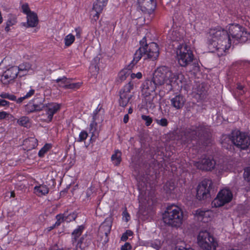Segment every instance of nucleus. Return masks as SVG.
Listing matches in <instances>:
<instances>
[{
  "label": "nucleus",
  "mask_w": 250,
  "mask_h": 250,
  "mask_svg": "<svg viewBox=\"0 0 250 250\" xmlns=\"http://www.w3.org/2000/svg\"><path fill=\"white\" fill-rule=\"evenodd\" d=\"M230 36L236 41L245 42L250 37V34L241 26L231 24L229 26V32L221 28L211 29L208 32V42L215 48L218 56H222L231 46Z\"/></svg>",
  "instance_id": "nucleus-1"
},
{
  "label": "nucleus",
  "mask_w": 250,
  "mask_h": 250,
  "mask_svg": "<svg viewBox=\"0 0 250 250\" xmlns=\"http://www.w3.org/2000/svg\"><path fill=\"white\" fill-rule=\"evenodd\" d=\"M183 75L179 72H173L166 66H160L153 74V82L158 86L166 84L168 86V90H171L173 87L182 83Z\"/></svg>",
  "instance_id": "nucleus-2"
},
{
  "label": "nucleus",
  "mask_w": 250,
  "mask_h": 250,
  "mask_svg": "<svg viewBox=\"0 0 250 250\" xmlns=\"http://www.w3.org/2000/svg\"><path fill=\"white\" fill-rule=\"evenodd\" d=\"M140 47L136 50L133 60L128 65V70L131 69L142 57H144L145 59L149 58L154 60L159 56V50L157 43L151 42L147 44L146 37L140 41Z\"/></svg>",
  "instance_id": "nucleus-3"
},
{
  "label": "nucleus",
  "mask_w": 250,
  "mask_h": 250,
  "mask_svg": "<svg viewBox=\"0 0 250 250\" xmlns=\"http://www.w3.org/2000/svg\"><path fill=\"white\" fill-rule=\"evenodd\" d=\"M185 219L182 209L174 205L167 206L163 214L164 222L172 227H180Z\"/></svg>",
  "instance_id": "nucleus-4"
},
{
  "label": "nucleus",
  "mask_w": 250,
  "mask_h": 250,
  "mask_svg": "<svg viewBox=\"0 0 250 250\" xmlns=\"http://www.w3.org/2000/svg\"><path fill=\"white\" fill-rule=\"evenodd\" d=\"M194 55L190 47L185 43H181L176 47V59L182 67H186L191 64Z\"/></svg>",
  "instance_id": "nucleus-5"
},
{
  "label": "nucleus",
  "mask_w": 250,
  "mask_h": 250,
  "mask_svg": "<svg viewBox=\"0 0 250 250\" xmlns=\"http://www.w3.org/2000/svg\"><path fill=\"white\" fill-rule=\"evenodd\" d=\"M83 226H80L72 233V247L68 248L67 250H85V248L88 247L91 243V240L87 236H82L78 240L82 234L83 229Z\"/></svg>",
  "instance_id": "nucleus-6"
},
{
  "label": "nucleus",
  "mask_w": 250,
  "mask_h": 250,
  "mask_svg": "<svg viewBox=\"0 0 250 250\" xmlns=\"http://www.w3.org/2000/svg\"><path fill=\"white\" fill-rule=\"evenodd\" d=\"M208 127L204 125L192 126L185 130L181 139L183 142L188 143L197 137L204 135L208 132Z\"/></svg>",
  "instance_id": "nucleus-7"
},
{
  "label": "nucleus",
  "mask_w": 250,
  "mask_h": 250,
  "mask_svg": "<svg viewBox=\"0 0 250 250\" xmlns=\"http://www.w3.org/2000/svg\"><path fill=\"white\" fill-rule=\"evenodd\" d=\"M197 242L203 250H216L218 245L213 237L207 230L199 232Z\"/></svg>",
  "instance_id": "nucleus-8"
},
{
  "label": "nucleus",
  "mask_w": 250,
  "mask_h": 250,
  "mask_svg": "<svg viewBox=\"0 0 250 250\" xmlns=\"http://www.w3.org/2000/svg\"><path fill=\"white\" fill-rule=\"evenodd\" d=\"M231 133L232 140L228 138L229 143H233V145L242 149H245L250 146V137L247 134L239 130H234Z\"/></svg>",
  "instance_id": "nucleus-9"
},
{
  "label": "nucleus",
  "mask_w": 250,
  "mask_h": 250,
  "mask_svg": "<svg viewBox=\"0 0 250 250\" xmlns=\"http://www.w3.org/2000/svg\"><path fill=\"white\" fill-rule=\"evenodd\" d=\"M232 199V194L228 188H225L218 193L216 198L212 202V205L215 207H220L230 202Z\"/></svg>",
  "instance_id": "nucleus-10"
},
{
  "label": "nucleus",
  "mask_w": 250,
  "mask_h": 250,
  "mask_svg": "<svg viewBox=\"0 0 250 250\" xmlns=\"http://www.w3.org/2000/svg\"><path fill=\"white\" fill-rule=\"evenodd\" d=\"M212 185L211 180L205 179L199 184L197 189V198L200 200L209 196L210 189Z\"/></svg>",
  "instance_id": "nucleus-11"
},
{
  "label": "nucleus",
  "mask_w": 250,
  "mask_h": 250,
  "mask_svg": "<svg viewBox=\"0 0 250 250\" xmlns=\"http://www.w3.org/2000/svg\"><path fill=\"white\" fill-rule=\"evenodd\" d=\"M194 166L203 170H211L215 167V162L209 157L205 156L198 162H194Z\"/></svg>",
  "instance_id": "nucleus-12"
},
{
  "label": "nucleus",
  "mask_w": 250,
  "mask_h": 250,
  "mask_svg": "<svg viewBox=\"0 0 250 250\" xmlns=\"http://www.w3.org/2000/svg\"><path fill=\"white\" fill-rule=\"evenodd\" d=\"M18 74L17 66H12L6 70L1 77V82L3 84L7 85L11 83Z\"/></svg>",
  "instance_id": "nucleus-13"
},
{
  "label": "nucleus",
  "mask_w": 250,
  "mask_h": 250,
  "mask_svg": "<svg viewBox=\"0 0 250 250\" xmlns=\"http://www.w3.org/2000/svg\"><path fill=\"white\" fill-rule=\"evenodd\" d=\"M139 7L144 13L151 14L155 9V0H138Z\"/></svg>",
  "instance_id": "nucleus-14"
},
{
  "label": "nucleus",
  "mask_w": 250,
  "mask_h": 250,
  "mask_svg": "<svg viewBox=\"0 0 250 250\" xmlns=\"http://www.w3.org/2000/svg\"><path fill=\"white\" fill-rule=\"evenodd\" d=\"M107 0H96V1L94 2L91 11V15L95 21H97L99 19V15L102 12L104 7L106 5Z\"/></svg>",
  "instance_id": "nucleus-15"
},
{
  "label": "nucleus",
  "mask_w": 250,
  "mask_h": 250,
  "mask_svg": "<svg viewBox=\"0 0 250 250\" xmlns=\"http://www.w3.org/2000/svg\"><path fill=\"white\" fill-rule=\"evenodd\" d=\"M60 105L57 103H51L45 105L43 109L46 111V114L48 115V122H51L52 120L53 115L57 113L60 109Z\"/></svg>",
  "instance_id": "nucleus-16"
},
{
  "label": "nucleus",
  "mask_w": 250,
  "mask_h": 250,
  "mask_svg": "<svg viewBox=\"0 0 250 250\" xmlns=\"http://www.w3.org/2000/svg\"><path fill=\"white\" fill-rule=\"evenodd\" d=\"M170 105L176 109H180L183 108L186 102V99L183 96L180 94L176 95L170 100Z\"/></svg>",
  "instance_id": "nucleus-17"
},
{
  "label": "nucleus",
  "mask_w": 250,
  "mask_h": 250,
  "mask_svg": "<svg viewBox=\"0 0 250 250\" xmlns=\"http://www.w3.org/2000/svg\"><path fill=\"white\" fill-rule=\"evenodd\" d=\"M112 219L111 217L106 218L99 228L100 233L104 234L106 237L110 232L112 226Z\"/></svg>",
  "instance_id": "nucleus-18"
},
{
  "label": "nucleus",
  "mask_w": 250,
  "mask_h": 250,
  "mask_svg": "<svg viewBox=\"0 0 250 250\" xmlns=\"http://www.w3.org/2000/svg\"><path fill=\"white\" fill-rule=\"evenodd\" d=\"M38 23V19L37 15L35 13H30V14H28L27 16V23H22L23 26H26L27 24V27H36Z\"/></svg>",
  "instance_id": "nucleus-19"
},
{
  "label": "nucleus",
  "mask_w": 250,
  "mask_h": 250,
  "mask_svg": "<svg viewBox=\"0 0 250 250\" xmlns=\"http://www.w3.org/2000/svg\"><path fill=\"white\" fill-rule=\"evenodd\" d=\"M93 121L89 125V133H91V140H95L99 136V131L97 130V123L96 122V114L94 113Z\"/></svg>",
  "instance_id": "nucleus-20"
},
{
  "label": "nucleus",
  "mask_w": 250,
  "mask_h": 250,
  "mask_svg": "<svg viewBox=\"0 0 250 250\" xmlns=\"http://www.w3.org/2000/svg\"><path fill=\"white\" fill-rule=\"evenodd\" d=\"M34 192L39 196L45 195L49 192L48 188L44 185L35 186L34 188Z\"/></svg>",
  "instance_id": "nucleus-21"
},
{
  "label": "nucleus",
  "mask_w": 250,
  "mask_h": 250,
  "mask_svg": "<svg viewBox=\"0 0 250 250\" xmlns=\"http://www.w3.org/2000/svg\"><path fill=\"white\" fill-rule=\"evenodd\" d=\"M132 97L131 94H127L122 92H120L119 104L120 106L125 107L128 104Z\"/></svg>",
  "instance_id": "nucleus-22"
},
{
  "label": "nucleus",
  "mask_w": 250,
  "mask_h": 250,
  "mask_svg": "<svg viewBox=\"0 0 250 250\" xmlns=\"http://www.w3.org/2000/svg\"><path fill=\"white\" fill-rule=\"evenodd\" d=\"M170 39L173 42H179L178 44L181 43H185L183 40L184 38L183 34L181 33L180 31L175 30L172 31L170 35Z\"/></svg>",
  "instance_id": "nucleus-23"
},
{
  "label": "nucleus",
  "mask_w": 250,
  "mask_h": 250,
  "mask_svg": "<svg viewBox=\"0 0 250 250\" xmlns=\"http://www.w3.org/2000/svg\"><path fill=\"white\" fill-rule=\"evenodd\" d=\"M18 67V73L20 77L26 75L29 71H32L31 66L29 63H23L20 64Z\"/></svg>",
  "instance_id": "nucleus-24"
},
{
  "label": "nucleus",
  "mask_w": 250,
  "mask_h": 250,
  "mask_svg": "<svg viewBox=\"0 0 250 250\" xmlns=\"http://www.w3.org/2000/svg\"><path fill=\"white\" fill-rule=\"evenodd\" d=\"M157 96L150 95L145 98L146 106L149 108H153L155 107V104L157 102Z\"/></svg>",
  "instance_id": "nucleus-25"
},
{
  "label": "nucleus",
  "mask_w": 250,
  "mask_h": 250,
  "mask_svg": "<svg viewBox=\"0 0 250 250\" xmlns=\"http://www.w3.org/2000/svg\"><path fill=\"white\" fill-rule=\"evenodd\" d=\"M17 22V17L15 15L10 14L8 16V19L6 22L5 30L8 32L10 31V27L15 25Z\"/></svg>",
  "instance_id": "nucleus-26"
},
{
  "label": "nucleus",
  "mask_w": 250,
  "mask_h": 250,
  "mask_svg": "<svg viewBox=\"0 0 250 250\" xmlns=\"http://www.w3.org/2000/svg\"><path fill=\"white\" fill-rule=\"evenodd\" d=\"M44 100L42 98H37L34 99L32 103L34 107V110L36 111H39L43 109L45 105L43 104Z\"/></svg>",
  "instance_id": "nucleus-27"
},
{
  "label": "nucleus",
  "mask_w": 250,
  "mask_h": 250,
  "mask_svg": "<svg viewBox=\"0 0 250 250\" xmlns=\"http://www.w3.org/2000/svg\"><path fill=\"white\" fill-rule=\"evenodd\" d=\"M122 153L120 151L116 150L111 156V160L115 166H118L121 162Z\"/></svg>",
  "instance_id": "nucleus-28"
},
{
  "label": "nucleus",
  "mask_w": 250,
  "mask_h": 250,
  "mask_svg": "<svg viewBox=\"0 0 250 250\" xmlns=\"http://www.w3.org/2000/svg\"><path fill=\"white\" fill-rule=\"evenodd\" d=\"M144 86L148 90L149 92H152L155 91L156 87L158 86L153 82V78H152L151 80H148L146 81Z\"/></svg>",
  "instance_id": "nucleus-29"
},
{
  "label": "nucleus",
  "mask_w": 250,
  "mask_h": 250,
  "mask_svg": "<svg viewBox=\"0 0 250 250\" xmlns=\"http://www.w3.org/2000/svg\"><path fill=\"white\" fill-rule=\"evenodd\" d=\"M228 138H229L230 140H232V133L231 135H224L222 137L221 144L222 145L223 147L226 148V149H229L230 148L233 143H230L228 140Z\"/></svg>",
  "instance_id": "nucleus-30"
},
{
  "label": "nucleus",
  "mask_w": 250,
  "mask_h": 250,
  "mask_svg": "<svg viewBox=\"0 0 250 250\" xmlns=\"http://www.w3.org/2000/svg\"><path fill=\"white\" fill-rule=\"evenodd\" d=\"M69 80L65 77H63L62 78H58L56 80H54V81L58 83V86L67 89V86L66 85H68Z\"/></svg>",
  "instance_id": "nucleus-31"
},
{
  "label": "nucleus",
  "mask_w": 250,
  "mask_h": 250,
  "mask_svg": "<svg viewBox=\"0 0 250 250\" xmlns=\"http://www.w3.org/2000/svg\"><path fill=\"white\" fill-rule=\"evenodd\" d=\"M63 218L66 222H69L74 220L77 217V214L74 212L68 213V212H65L63 213Z\"/></svg>",
  "instance_id": "nucleus-32"
},
{
  "label": "nucleus",
  "mask_w": 250,
  "mask_h": 250,
  "mask_svg": "<svg viewBox=\"0 0 250 250\" xmlns=\"http://www.w3.org/2000/svg\"><path fill=\"white\" fill-rule=\"evenodd\" d=\"M26 144H28L29 149L35 148L38 145V140L35 138H30L25 141Z\"/></svg>",
  "instance_id": "nucleus-33"
},
{
  "label": "nucleus",
  "mask_w": 250,
  "mask_h": 250,
  "mask_svg": "<svg viewBox=\"0 0 250 250\" xmlns=\"http://www.w3.org/2000/svg\"><path fill=\"white\" fill-rule=\"evenodd\" d=\"M216 168L219 170L220 172L226 171L229 169V166L226 162H224L223 164H215Z\"/></svg>",
  "instance_id": "nucleus-34"
},
{
  "label": "nucleus",
  "mask_w": 250,
  "mask_h": 250,
  "mask_svg": "<svg viewBox=\"0 0 250 250\" xmlns=\"http://www.w3.org/2000/svg\"><path fill=\"white\" fill-rule=\"evenodd\" d=\"M75 36L72 34H69L67 35L64 38V43L66 46L71 45L75 41Z\"/></svg>",
  "instance_id": "nucleus-35"
},
{
  "label": "nucleus",
  "mask_w": 250,
  "mask_h": 250,
  "mask_svg": "<svg viewBox=\"0 0 250 250\" xmlns=\"http://www.w3.org/2000/svg\"><path fill=\"white\" fill-rule=\"evenodd\" d=\"M129 75V73L128 71H126V70H122L119 73L117 81L120 83L122 82L126 79L127 77Z\"/></svg>",
  "instance_id": "nucleus-36"
},
{
  "label": "nucleus",
  "mask_w": 250,
  "mask_h": 250,
  "mask_svg": "<svg viewBox=\"0 0 250 250\" xmlns=\"http://www.w3.org/2000/svg\"><path fill=\"white\" fill-rule=\"evenodd\" d=\"M133 84L131 83V82H130L124 86L120 92L125 93L127 94H131L130 91L133 89Z\"/></svg>",
  "instance_id": "nucleus-37"
},
{
  "label": "nucleus",
  "mask_w": 250,
  "mask_h": 250,
  "mask_svg": "<svg viewBox=\"0 0 250 250\" xmlns=\"http://www.w3.org/2000/svg\"><path fill=\"white\" fill-rule=\"evenodd\" d=\"M51 147V145L49 144H45L44 146L39 151L38 155L40 157L44 156V154L46 153Z\"/></svg>",
  "instance_id": "nucleus-38"
},
{
  "label": "nucleus",
  "mask_w": 250,
  "mask_h": 250,
  "mask_svg": "<svg viewBox=\"0 0 250 250\" xmlns=\"http://www.w3.org/2000/svg\"><path fill=\"white\" fill-rule=\"evenodd\" d=\"M164 190L166 192L170 193L174 189V185L172 182H167L164 186Z\"/></svg>",
  "instance_id": "nucleus-39"
},
{
  "label": "nucleus",
  "mask_w": 250,
  "mask_h": 250,
  "mask_svg": "<svg viewBox=\"0 0 250 250\" xmlns=\"http://www.w3.org/2000/svg\"><path fill=\"white\" fill-rule=\"evenodd\" d=\"M0 97L3 99H7L11 101H16V97L13 94L9 93L2 92L0 94Z\"/></svg>",
  "instance_id": "nucleus-40"
},
{
  "label": "nucleus",
  "mask_w": 250,
  "mask_h": 250,
  "mask_svg": "<svg viewBox=\"0 0 250 250\" xmlns=\"http://www.w3.org/2000/svg\"><path fill=\"white\" fill-rule=\"evenodd\" d=\"M17 122L20 125L26 127L29 123V119L27 117L23 116L21 117Z\"/></svg>",
  "instance_id": "nucleus-41"
},
{
  "label": "nucleus",
  "mask_w": 250,
  "mask_h": 250,
  "mask_svg": "<svg viewBox=\"0 0 250 250\" xmlns=\"http://www.w3.org/2000/svg\"><path fill=\"white\" fill-rule=\"evenodd\" d=\"M155 122L158 125L163 127H166L168 124L167 120L165 118H162L160 120L155 119Z\"/></svg>",
  "instance_id": "nucleus-42"
},
{
  "label": "nucleus",
  "mask_w": 250,
  "mask_h": 250,
  "mask_svg": "<svg viewBox=\"0 0 250 250\" xmlns=\"http://www.w3.org/2000/svg\"><path fill=\"white\" fill-rule=\"evenodd\" d=\"M141 118L143 120L145 121V125L147 126L151 125L153 121L152 118L149 116L142 115L141 116Z\"/></svg>",
  "instance_id": "nucleus-43"
},
{
  "label": "nucleus",
  "mask_w": 250,
  "mask_h": 250,
  "mask_svg": "<svg viewBox=\"0 0 250 250\" xmlns=\"http://www.w3.org/2000/svg\"><path fill=\"white\" fill-rule=\"evenodd\" d=\"M81 85V84L80 83H71L70 81L69 80L68 85H66L67 86V89H78L80 87Z\"/></svg>",
  "instance_id": "nucleus-44"
},
{
  "label": "nucleus",
  "mask_w": 250,
  "mask_h": 250,
  "mask_svg": "<svg viewBox=\"0 0 250 250\" xmlns=\"http://www.w3.org/2000/svg\"><path fill=\"white\" fill-rule=\"evenodd\" d=\"M87 136L88 134L87 132L86 131L83 130L79 134L78 141L80 142L84 141L87 138Z\"/></svg>",
  "instance_id": "nucleus-45"
},
{
  "label": "nucleus",
  "mask_w": 250,
  "mask_h": 250,
  "mask_svg": "<svg viewBox=\"0 0 250 250\" xmlns=\"http://www.w3.org/2000/svg\"><path fill=\"white\" fill-rule=\"evenodd\" d=\"M22 10L23 13L25 14L28 16V14H30V13H34V12H32L29 7V5L27 3L23 4L21 6Z\"/></svg>",
  "instance_id": "nucleus-46"
},
{
  "label": "nucleus",
  "mask_w": 250,
  "mask_h": 250,
  "mask_svg": "<svg viewBox=\"0 0 250 250\" xmlns=\"http://www.w3.org/2000/svg\"><path fill=\"white\" fill-rule=\"evenodd\" d=\"M57 221L55 224V226H59L60 224L64 221V219L63 218V214H58L56 216Z\"/></svg>",
  "instance_id": "nucleus-47"
},
{
  "label": "nucleus",
  "mask_w": 250,
  "mask_h": 250,
  "mask_svg": "<svg viewBox=\"0 0 250 250\" xmlns=\"http://www.w3.org/2000/svg\"><path fill=\"white\" fill-rule=\"evenodd\" d=\"M35 108L34 106L33 105L32 103L29 102L26 105V110L28 112L31 113L35 112L36 111L34 110Z\"/></svg>",
  "instance_id": "nucleus-48"
},
{
  "label": "nucleus",
  "mask_w": 250,
  "mask_h": 250,
  "mask_svg": "<svg viewBox=\"0 0 250 250\" xmlns=\"http://www.w3.org/2000/svg\"><path fill=\"white\" fill-rule=\"evenodd\" d=\"M123 218H125L126 222L128 221L130 219V215L127 211L126 208H125V210L123 212Z\"/></svg>",
  "instance_id": "nucleus-49"
},
{
  "label": "nucleus",
  "mask_w": 250,
  "mask_h": 250,
  "mask_svg": "<svg viewBox=\"0 0 250 250\" xmlns=\"http://www.w3.org/2000/svg\"><path fill=\"white\" fill-rule=\"evenodd\" d=\"M131 246L129 243H125L124 245L122 246L121 250H130Z\"/></svg>",
  "instance_id": "nucleus-50"
},
{
  "label": "nucleus",
  "mask_w": 250,
  "mask_h": 250,
  "mask_svg": "<svg viewBox=\"0 0 250 250\" xmlns=\"http://www.w3.org/2000/svg\"><path fill=\"white\" fill-rule=\"evenodd\" d=\"M35 90L33 89H31L29 92H28L25 95H24L26 99H28L32 96L35 93Z\"/></svg>",
  "instance_id": "nucleus-51"
},
{
  "label": "nucleus",
  "mask_w": 250,
  "mask_h": 250,
  "mask_svg": "<svg viewBox=\"0 0 250 250\" xmlns=\"http://www.w3.org/2000/svg\"><path fill=\"white\" fill-rule=\"evenodd\" d=\"M10 103L5 100L0 99V106H9Z\"/></svg>",
  "instance_id": "nucleus-52"
},
{
  "label": "nucleus",
  "mask_w": 250,
  "mask_h": 250,
  "mask_svg": "<svg viewBox=\"0 0 250 250\" xmlns=\"http://www.w3.org/2000/svg\"><path fill=\"white\" fill-rule=\"evenodd\" d=\"M130 76L132 79H134L135 78H137V79H140L142 77V74L141 72H138L136 74H135V73L131 74Z\"/></svg>",
  "instance_id": "nucleus-53"
},
{
  "label": "nucleus",
  "mask_w": 250,
  "mask_h": 250,
  "mask_svg": "<svg viewBox=\"0 0 250 250\" xmlns=\"http://www.w3.org/2000/svg\"><path fill=\"white\" fill-rule=\"evenodd\" d=\"M9 113L5 111L0 112V120L5 119L9 115Z\"/></svg>",
  "instance_id": "nucleus-54"
},
{
  "label": "nucleus",
  "mask_w": 250,
  "mask_h": 250,
  "mask_svg": "<svg viewBox=\"0 0 250 250\" xmlns=\"http://www.w3.org/2000/svg\"><path fill=\"white\" fill-rule=\"evenodd\" d=\"M76 31V36L78 38H80L81 37L82 30L80 27H78L75 28Z\"/></svg>",
  "instance_id": "nucleus-55"
},
{
  "label": "nucleus",
  "mask_w": 250,
  "mask_h": 250,
  "mask_svg": "<svg viewBox=\"0 0 250 250\" xmlns=\"http://www.w3.org/2000/svg\"><path fill=\"white\" fill-rule=\"evenodd\" d=\"M206 213V212L197 210L196 211L195 215L199 217H202L205 215Z\"/></svg>",
  "instance_id": "nucleus-56"
},
{
  "label": "nucleus",
  "mask_w": 250,
  "mask_h": 250,
  "mask_svg": "<svg viewBox=\"0 0 250 250\" xmlns=\"http://www.w3.org/2000/svg\"><path fill=\"white\" fill-rule=\"evenodd\" d=\"M93 192V188H92L91 187L90 188H89L87 191H86V196L87 197H90V196L91 195V193H92Z\"/></svg>",
  "instance_id": "nucleus-57"
},
{
  "label": "nucleus",
  "mask_w": 250,
  "mask_h": 250,
  "mask_svg": "<svg viewBox=\"0 0 250 250\" xmlns=\"http://www.w3.org/2000/svg\"><path fill=\"white\" fill-rule=\"evenodd\" d=\"M189 250V248L188 249H187V248H185L184 246H177L175 249V250Z\"/></svg>",
  "instance_id": "nucleus-58"
},
{
  "label": "nucleus",
  "mask_w": 250,
  "mask_h": 250,
  "mask_svg": "<svg viewBox=\"0 0 250 250\" xmlns=\"http://www.w3.org/2000/svg\"><path fill=\"white\" fill-rule=\"evenodd\" d=\"M26 99V98L25 97V96H24L23 97H20L19 98H18V99H16V100L15 101H16V102L17 103H21L22 102V101L25 100Z\"/></svg>",
  "instance_id": "nucleus-59"
},
{
  "label": "nucleus",
  "mask_w": 250,
  "mask_h": 250,
  "mask_svg": "<svg viewBox=\"0 0 250 250\" xmlns=\"http://www.w3.org/2000/svg\"><path fill=\"white\" fill-rule=\"evenodd\" d=\"M244 176L248 178V180L250 181V171H246V170H245L244 172Z\"/></svg>",
  "instance_id": "nucleus-60"
},
{
  "label": "nucleus",
  "mask_w": 250,
  "mask_h": 250,
  "mask_svg": "<svg viewBox=\"0 0 250 250\" xmlns=\"http://www.w3.org/2000/svg\"><path fill=\"white\" fill-rule=\"evenodd\" d=\"M128 238V237L127 235L125 233H124L121 237V240L123 241H125L127 240Z\"/></svg>",
  "instance_id": "nucleus-61"
},
{
  "label": "nucleus",
  "mask_w": 250,
  "mask_h": 250,
  "mask_svg": "<svg viewBox=\"0 0 250 250\" xmlns=\"http://www.w3.org/2000/svg\"><path fill=\"white\" fill-rule=\"evenodd\" d=\"M128 120H129V116H128V114H125L124 116V117L123 119V121H124V123H125V124L127 123L128 121Z\"/></svg>",
  "instance_id": "nucleus-62"
},
{
  "label": "nucleus",
  "mask_w": 250,
  "mask_h": 250,
  "mask_svg": "<svg viewBox=\"0 0 250 250\" xmlns=\"http://www.w3.org/2000/svg\"><path fill=\"white\" fill-rule=\"evenodd\" d=\"M244 90V86L242 85L238 84L236 88V92H238V91H241Z\"/></svg>",
  "instance_id": "nucleus-63"
},
{
  "label": "nucleus",
  "mask_w": 250,
  "mask_h": 250,
  "mask_svg": "<svg viewBox=\"0 0 250 250\" xmlns=\"http://www.w3.org/2000/svg\"><path fill=\"white\" fill-rule=\"evenodd\" d=\"M245 93V90H241V91H238V92H235V96H237V95H242Z\"/></svg>",
  "instance_id": "nucleus-64"
}]
</instances>
